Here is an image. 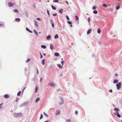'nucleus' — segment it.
<instances>
[{"mask_svg": "<svg viewBox=\"0 0 122 122\" xmlns=\"http://www.w3.org/2000/svg\"><path fill=\"white\" fill-rule=\"evenodd\" d=\"M64 63V61H61V64H62V66H63V64Z\"/></svg>", "mask_w": 122, "mask_h": 122, "instance_id": "a19ab883", "label": "nucleus"}, {"mask_svg": "<svg viewBox=\"0 0 122 122\" xmlns=\"http://www.w3.org/2000/svg\"><path fill=\"white\" fill-rule=\"evenodd\" d=\"M35 25L36 27L38 26V23H37V22L36 21H35Z\"/></svg>", "mask_w": 122, "mask_h": 122, "instance_id": "ddd939ff", "label": "nucleus"}, {"mask_svg": "<svg viewBox=\"0 0 122 122\" xmlns=\"http://www.w3.org/2000/svg\"><path fill=\"white\" fill-rule=\"evenodd\" d=\"M21 91H19L17 93V95L18 96H20L21 94Z\"/></svg>", "mask_w": 122, "mask_h": 122, "instance_id": "4be33fe9", "label": "nucleus"}, {"mask_svg": "<svg viewBox=\"0 0 122 122\" xmlns=\"http://www.w3.org/2000/svg\"><path fill=\"white\" fill-rule=\"evenodd\" d=\"M18 100H19V98H17L16 99V100H15L16 102H17Z\"/></svg>", "mask_w": 122, "mask_h": 122, "instance_id": "37998d69", "label": "nucleus"}, {"mask_svg": "<svg viewBox=\"0 0 122 122\" xmlns=\"http://www.w3.org/2000/svg\"><path fill=\"white\" fill-rule=\"evenodd\" d=\"M115 76H116L117 75V73H116L115 74Z\"/></svg>", "mask_w": 122, "mask_h": 122, "instance_id": "4d7b16f0", "label": "nucleus"}, {"mask_svg": "<svg viewBox=\"0 0 122 122\" xmlns=\"http://www.w3.org/2000/svg\"><path fill=\"white\" fill-rule=\"evenodd\" d=\"M90 18L89 17H88V22L89 24H90Z\"/></svg>", "mask_w": 122, "mask_h": 122, "instance_id": "f704fd0d", "label": "nucleus"}, {"mask_svg": "<svg viewBox=\"0 0 122 122\" xmlns=\"http://www.w3.org/2000/svg\"><path fill=\"white\" fill-rule=\"evenodd\" d=\"M34 33L36 35H38V33L37 32L36 30H34Z\"/></svg>", "mask_w": 122, "mask_h": 122, "instance_id": "dca6fc26", "label": "nucleus"}, {"mask_svg": "<svg viewBox=\"0 0 122 122\" xmlns=\"http://www.w3.org/2000/svg\"><path fill=\"white\" fill-rule=\"evenodd\" d=\"M93 13L94 14H97V10H94L93 11Z\"/></svg>", "mask_w": 122, "mask_h": 122, "instance_id": "bb28decb", "label": "nucleus"}, {"mask_svg": "<svg viewBox=\"0 0 122 122\" xmlns=\"http://www.w3.org/2000/svg\"><path fill=\"white\" fill-rule=\"evenodd\" d=\"M43 117L42 114H41V115L40 117V119H41Z\"/></svg>", "mask_w": 122, "mask_h": 122, "instance_id": "e433bc0d", "label": "nucleus"}, {"mask_svg": "<svg viewBox=\"0 0 122 122\" xmlns=\"http://www.w3.org/2000/svg\"><path fill=\"white\" fill-rule=\"evenodd\" d=\"M26 30H27L29 31L30 32L32 33V32L29 29L27 28H26Z\"/></svg>", "mask_w": 122, "mask_h": 122, "instance_id": "a878e982", "label": "nucleus"}, {"mask_svg": "<svg viewBox=\"0 0 122 122\" xmlns=\"http://www.w3.org/2000/svg\"><path fill=\"white\" fill-rule=\"evenodd\" d=\"M42 63L43 65H44L45 64V61L44 60H42Z\"/></svg>", "mask_w": 122, "mask_h": 122, "instance_id": "7c9ffc66", "label": "nucleus"}, {"mask_svg": "<svg viewBox=\"0 0 122 122\" xmlns=\"http://www.w3.org/2000/svg\"><path fill=\"white\" fill-rule=\"evenodd\" d=\"M103 6L105 7H107L108 6L106 4H103Z\"/></svg>", "mask_w": 122, "mask_h": 122, "instance_id": "c85d7f7f", "label": "nucleus"}, {"mask_svg": "<svg viewBox=\"0 0 122 122\" xmlns=\"http://www.w3.org/2000/svg\"><path fill=\"white\" fill-rule=\"evenodd\" d=\"M41 47L45 49L46 48V46L44 45H42L41 46Z\"/></svg>", "mask_w": 122, "mask_h": 122, "instance_id": "6ab92c4d", "label": "nucleus"}, {"mask_svg": "<svg viewBox=\"0 0 122 122\" xmlns=\"http://www.w3.org/2000/svg\"><path fill=\"white\" fill-rule=\"evenodd\" d=\"M52 27H53V28H54V24L53 23H52Z\"/></svg>", "mask_w": 122, "mask_h": 122, "instance_id": "c03bdc74", "label": "nucleus"}, {"mask_svg": "<svg viewBox=\"0 0 122 122\" xmlns=\"http://www.w3.org/2000/svg\"><path fill=\"white\" fill-rule=\"evenodd\" d=\"M67 22L69 24V21H67Z\"/></svg>", "mask_w": 122, "mask_h": 122, "instance_id": "69168bd1", "label": "nucleus"}, {"mask_svg": "<svg viewBox=\"0 0 122 122\" xmlns=\"http://www.w3.org/2000/svg\"><path fill=\"white\" fill-rule=\"evenodd\" d=\"M61 102H59V104L60 105L62 104H63V100L62 99H61Z\"/></svg>", "mask_w": 122, "mask_h": 122, "instance_id": "6e6552de", "label": "nucleus"}, {"mask_svg": "<svg viewBox=\"0 0 122 122\" xmlns=\"http://www.w3.org/2000/svg\"><path fill=\"white\" fill-rule=\"evenodd\" d=\"M40 100V98H37L36 101V102H37Z\"/></svg>", "mask_w": 122, "mask_h": 122, "instance_id": "393cba45", "label": "nucleus"}, {"mask_svg": "<svg viewBox=\"0 0 122 122\" xmlns=\"http://www.w3.org/2000/svg\"><path fill=\"white\" fill-rule=\"evenodd\" d=\"M120 8V7L119 6H117L116 7V10H118Z\"/></svg>", "mask_w": 122, "mask_h": 122, "instance_id": "2f4dec72", "label": "nucleus"}, {"mask_svg": "<svg viewBox=\"0 0 122 122\" xmlns=\"http://www.w3.org/2000/svg\"><path fill=\"white\" fill-rule=\"evenodd\" d=\"M26 88V87H25L23 89V91H22V92L24 91V90L25 89V88Z\"/></svg>", "mask_w": 122, "mask_h": 122, "instance_id": "864d4df0", "label": "nucleus"}, {"mask_svg": "<svg viewBox=\"0 0 122 122\" xmlns=\"http://www.w3.org/2000/svg\"><path fill=\"white\" fill-rule=\"evenodd\" d=\"M71 23L72 22H71L69 21V25H70V26L71 27H72V25H71Z\"/></svg>", "mask_w": 122, "mask_h": 122, "instance_id": "72a5a7b5", "label": "nucleus"}, {"mask_svg": "<svg viewBox=\"0 0 122 122\" xmlns=\"http://www.w3.org/2000/svg\"><path fill=\"white\" fill-rule=\"evenodd\" d=\"M42 78H40V81L41 82V81H42Z\"/></svg>", "mask_w": 122, "mask_h": 122, "instance_id": "603ef678", "label": "nucleus"}, {"mask_svg": "<svg viewBox=\"0 0 122 122\" xmlns=\"http://www.w3.org/2000/svg\"><path fill=\"white\" fill-rule=\"evenodd\" d=\"M63 10V9H61L59 11V12L61 13V14H62V10Z\"/></svg>", "mask_w": 122, "mask_h": 122, "instance_id": "cd10ccee", "label": "nucleus"}, {"mask_svg": "<svg viewBox=\"0 0 122 122\" xmlns=\"http://www.w3.org/2000/svg\"><path fill=\"white\" fill-rule=\"evenodd\" d=\"M117 112V116L118 117H121V116L119 114V112Z\"/></svg>", "mask_w": 122, "mask_h": 122, "instance_id": "f8f14e48", "label": "nucleus"}, {"mask_svg": "<svg viewBox=\"0 0 122 122\" xmlns=\"http://www.w3.org/2000/svg\"><path fill=\"white\" fill-rule=\"evenodd\" d=\"M48 85H50L51 86H54L55 85V84L53 83H51L48 84Z\"/></svg>", "mask_w": 122, "mask_h": 122, "instance_id": "20e7f679", "label": "nucleus"}, {"mask_svg": "<svg viewBox=\"0 0 122 122\" xmlns=\"http://www.w3.org/2000/svg\"><path fill=\"white\" fill-rule=\"evenodd\" d=\"M50 48L52 50H53V46L52 44H50Z\"/></svg>", "mask_w": 122, "mask_h": 122, "instance_id": "1a4fd4ad", "label": "nucleus"}, {"mask_svg": "<svg viewBox=\"0 0 122 122\" xmlns=\"http://www.w3.org/2000/svg\"><path fill=\"white\" fill-rule=\"evenodd\" d=\"M63 60V59L62 58V59H61V60Z\"/></svg>", "mask_w": 122, "mask_h": 122, "instance_id": "774afa93", "label": "nucleus"}, {"mask_svg": "<svg viewBox=\"0 0 122 122\" xmlns=\"http://www.w3.org/2000/svg\"><path fill=\"white\" fill-rule=\"evenodd\" d=\"M30 58H28L27 59V60L26 61V62H28L29 61H30Z\"/></svg>", "mask_w": 122, "mask_h": 122, "instance_id": "473e14b6", "label": "nucleus"}, {"mask_svg": "<svg viewBox=\"0 0 122 122\" xmlns=\"http://www.w3.org/2000/svg\"><path fill=\"white\" fill-rule=\"evenodd\" d=\"M3 26V25L1 24H0V27L2 26Z\"/></svg>", "mask_w": 122, "mask_h": 122, "instance_id": "5fc2aeb1", "label": "nucleus"}, {"mask_svg": "<svg viewBox=\"0 0 122 122\" xmlns=\"http://www.w3.org/2000/svg\"><path fill=\"white\" fill-rule=\"evenodd\" d=\"M71 120L70 119H69V122H71Z\"/></svg>", "mask_w": 122, "mask_h": 122, "instance_id": "680f3d73", "label": "nucleus"}, {"mask_svg": "<svg viewBox=\"0 0 122 122\" xmlns=\"http://www.w3.org/2000/svg\"><path fill=\"white\" fill-rule=\"evenodd\" d=\"M16 21L17 22H19L20 21V20L19 18H16L15 19Z\"/></svg>", "mask_w": 122, "mask_h": 122, "instance_id": "f3484780", "label": "nucleus"}, {"mask_svg": "<svg viewBox=\"0 0 122 122\" xmlns=\"http://www.w3.org/2000/svg\"><path fill=\"white\" fill-rule=\"evenodd\" d=\"M101 30L100 29H98L97 31V32L98 33H100L101 32Z\"/></svg>", "mask_w": 122, "mask_h": 122, "instance_id": "b1692460", "label": "nucleus"}, {"mask_svg": "<svg viewBox=\"0 0 122 122\" xmlns=\"http://www.w3.org/2000/svg\"><path fill=\"white\" fill-rule=\"evenodd\" d=\"M54 55L56 56H59V54L57 53H55L54 54Z\"/></svg>", "mask_w": 122, "mask_h": 122, "instance_id": "2eb2a0df", "label": "nucleus"}, {"mask_svg": "<svg viewBox=\"0 0 122 122\" xmlns=\"http://www.w3.org/2000/svg\"><path fill=\"white\" fill-rule=\"evenodd\" d=\"M37 74H38L39 73V71H38V69H37Z\"/></svg>", "mask_w": 122, "mask_h": 122, "instance_id": "13d9d810", "label": "nucleus"}, {"mask_svg": "<svg viewBox=\"0 0 122 122\" xmlns=\"http://www.w3.org/2000/svg\"><path fill=\"white\" fill-rule=\"evenodd\" d=\"M19 114V113H15L14 114V116H18Z\"/></svg>", "mask_w": 122, "mask_h": 122, "instance_id": "4c0bfd02", "label": "nucleus"}, {"mask_svg": "<svg viewBox=\"0 0 122 122\" xmlns=\"http://www.w3.org/2000/svg\"><path fill=\"white\" fill-rule=\"evenodd\" d=\"M2 108L1 107H0V108Z\"/></svg>", "mask_w": 122, "mask_h": 122, "instance_id": "338daca9", "label": "nucleus"}, {"mask_svg": "<svg viewBox=\"0 0 122 122\" xmlns=\"http://www.w3.org/2000/svg\"><path fill=\"white\" fill-rule=\"evenodd\" d=\"M51 37V36H50L48 35L46 37V38L47 40H49L50 39Z\"/></svg>", "mask_w": 122, "mask_h": 122, "instance_id": "4468645a", "label": "nucleus"}, {"mask_svg": "<svg viewBox=\"0 0 122 122\" xmlns=\"http://www.w3.org/2000/svg\"><path fill=\"white\" fill-rule=\"evenodd\" d=\"M93 57H94V54H93Z\"/></svg>", "mask_w": 122, "mask_h": 122, "instance_id": "0e129e2a", "label": "nucleus"}, {"mask_svg": "<svg viewBox=\"0 0 122 122\" xmlns=\"http://www.w3.org/2000/svg\"><path fill=\"white\" fill-rule=\"evenodd\" d=\"M57 66L60 68H62V66H61L60 64H57Z\"/></svg>", "mask_w": 122, "mask_h": 122, "instance_id": "9d476101", "label": "nucleus"}, {"mask_svg": "<svg viewBox=\"0 0 122 122\" xmlns=\"http://www.w3.org/2000/svg\"><path fill=\"white\" fill-rule=\"evenodd\" d=\"M114 110L117 112L119 111L120 109L118 108H115L114 109Z\"/></svg>", "mask_w": 122, "mask_h": 122, "instance_id": "39448f33", "label": "nucleus"}, {"mask_svg": "<svg viewBox=\"0 0 122 122\" xmlns=\"http://www.w3.org/2000/svg\"><path fill=\"white\" fill-rule=\"evenodd\" d=\"M47 13H48V15H49L50 13H49V11L48 10H47Z\"/></svg>", "mask_w": 122, "mask_h": 122, "instance_id": "09e8293b", "label": "nucleus"}, {"mask_svg": "<svg viewBox=\"0 0 122 122\" xmlns=\"http://www.w3.org/2000/svg\"><path fill=\"white\" fill-rule=\"evenodd\" d=\"M119 81L117 79L115 80L113 82V83L114 84H116Z\"/></svg>", "mask_w": 122, "mask_h": 122, "instance_id": "423d86ee", "label": "nucleus"}, {"mask_svg": "<svg viewBox=\"0 0 122 122\" xmlns=\"http://www.w3.org/2000/svg\"><path fill=\"white\" fill-rule=\"evenodd\" d=\"M40 55H41L40 58H42L43 57L42 55V54H41V53H40Z\"/></svg>", "mask_w": 122, "mask_h": 122, "instance_id": "a18cd8bd", "label": "nucleus"}, {"mask_svg": "<svg viewBox=\"0 0 122 122\" xmlns=\"http://www.w3.org/2000/svg\"><path fill=\"white\" fill-rule=\"evenodd\" d=\"M75 17L76 19V21H78L79 20V18L77 15H76Z\"/></svg>", "mask_w": 122, "mask_h": 122, "instance_id": "5701e85b", "label": "nucleus"}, {"mask_svg": "<svg viewBox=\"0 0 122 122\" xmlns=\"http://www.w3.org/2000/svg\"><path fill=\"white\" fill-rule=\"evenodd\" d=\"M3 103H2L1 104H0V107H1V105L3 104Z\"/></svg>", "mask_w": 122, "mask_h": 122, "instance_id": "6e6d98bb", "label": "nucleus"}, {"mask_svg": "<svg viewBox=\"0 0 122 122\" xmlns=\"http://www.w3.org/2000/svg\"><path fill=\"white\" fill-rule=\"evenodd\" d=\"M92 31V30L91 29H90L88 30L87 32V34H89L90 32H91Z\"/></svg>", "mask_w": 122, "mask_h": 122, "instance_id": "9b49d317", "label": "nucleus"}, {"mask_svg": "<svg viewBox=\"0 0 122 122\" xmlns=\"http://www.w3.org/2000/svg\"><path fill=\"white\" fill-rule=\"evenodd\" d=\"M58 38V36L57 34L56 35L54 36V38L55 39Z\"/></svg>", "mask_w": 122, "mask_h": 122, "instance_id": "aec40b11", "label": "nucleus"}, {"mask_svg": "<svg viewBox=\"0 0 122 122\" xmlns=\"http://www.w3.org/2000/svg\"><path fill=\"white\" fill-rule=\"evenodd\" d=\"M43 54L44 56H45L46 55V54L45 53H43Z\"/></svg>", "mask_w": 122, "mask_h": 122, "instance_id": "052dcab7", "label": "nucleus"}, {"mask_svg": "<svg viewBox=\"0 0 122 122\" xmlns=\"http://www.w3.org/2000/svg\"><path fill=\"white\" fill-rule=\"evenodd\" d=\"M36 19L37 20H41V19L40 18H36Z\"/></svg>", "mask_w": 122, "mask_h": 122, "instance_id": "8fccbe9b", "label": "nucleus"}, {"mask_svg": "<svg viewBox=\"0 0 122 122\" xmlns=\"http://www.w3.org/2000/svg\"><path fill=\"white\" fill-rule=\"evenodd\" d=\"M66 17L67 19L68 20H69V17H68L67 15H66Z\"/></svg>", "mask_w": 122, "mask_h": 122, "instance_id": "3c124183", "label": "nucleus"}, {"mask_svg": "<svg viewBox=\"0 0 122 122\" xmlns=\"http://www.w3.org/2000/svg\"><path fill=\"white\" fill-rule=\"evenodd\" d=\"M117 87V89L119 90L120 89L121 87V82H120L116 85Z\"/></svg>", "mask_w": 122, "mask_h": 122, "instance_id": "f257e3e1", "label": "nucleus"}, {"mask_svg": "<svg viewBox=\"0 0 122 122\" xmlns=\"http://www.w3.org/2000/svg\"><path fill=\"white\" fill-rule=\"evenodd\" d=\"M78 113V112L77 111H75V114H77Z\"/></svg>", "mask_w": 122, "mask_h": 122, "instance_id": "49530a36", "label": "nucleus"}, {"mask_svg": "<svg viewBox=\"0 0 122 122\" xmlns=\"http://www.w3.org/2000/svg\"><path fill=\"white\" fill-rule=\"evenodd\" d=\"M114 114L115 115H117V113H116L115 112L114 113Z\"/></svg>", "mask_w": 122, "mask_h": 122, "instance_id": "bf43d9fd", "label": "nucleus"}, {"mask_svg": "<svg viewBox=\"0 0 122 122\" xmlns=\"http://www.w3.org/2000/svg\"><path fill=\"white\" fill-rule=\"evenodd\" d=\"M4 98H8L9 97V95L8 94H5L4 95Z\"/></svg>", "mask_w": 122, "mask_h": 122, "instance_id": "0eeeda50", "label": "nucleus"}, {"mask_svg": "<svg viewBox=\"0 0 122 122\" xmlns=\"http://www.w3.org/2000/svg\"><path fill=\"white\" fill-rule=\"evenodd\" d=\"M51 7H52V8L54 10H56V8L55 7H54L53 6V5H51Z\"/></svg>", "mask_w": 122, "mask_h": 122, "instance_id": "c756f323", "label": "nucleus"}, {"mask_svg": "<svg viewBox=\"0 0 122 122\" xmlns=\"http://www.w3.org/2000/svg\"><path fill=\"white\" fill-rule=\"evenodd\" d=\"M58 0H54L53 1V2H58Z\"/></svg>", "mask_w": 122, "mask_h": 122, "instance_id": "c9c22d12", "label": "nucleus"}, {"mask_svg": "<svg viewBox=\"0 0 122 122\" xmlns=\"http://www.w3.org/2000/svg\"><path fill=\"white\" fill-rule=\"evenodd\" d=\"M112 106H113L114 107H115V106L114 105V104H113L112 105Z\"/></svg>", "mask_w": 122, "mask_h": 122, "instance_id": "e2e57ef3", "label": "nucleus"}, {"mask_svg": "<svg viewBox=\"0 0 122 122\" xmlns=\"http://www.w3.org/2000/svg\"><path fill=\"white\" fill-rule=\"evenodd\" d=\"M13 11L15 12H18V10L17 9H15Z\"/></svg>", "mask_w": 122, "mask_h": 122, "instance_id": "412c9836", "label": "nucleus"}, {"mask_svg": "<svg viewBox=\"0 0 122 122\" xmlns=\"http://www.w3.org/2000/svg\"><path fill=\"white\" fill-rule=\"evenodd\" d=\"M96 9V7L95 6H94L92 7V9L93 10Z\"/></svg>", "mask_w": 122, "mask_h": 122, "instance_id": "58836bf2", "label": "nucleus"}, {"mask_svg": "<svg viewBox=\"0 0 122 122\" xmlns=\"http://www.w3.org/2000/svg\"><path fill=\"white\" fill-rule=\"evenodd\" d=\"M44 114L46 117H48V116L46 114L45 112H44Z\"/></svg>", "mask_w": 122, "mask_h": 122, "instance_id": "ea45409f", "label": "nucleus"}, {"mask_svg": "<svg viewBox=\"0 0 122 122\" xmlns=\"http://www.w3.org/2000/svg\"><path fill=\"white\" fill-rule=\"evenodd\" d=\"M8 5L9 7H11L13 6V4L12 2H10L8 3Z\"/></svg>", "mask_w": 122, "mask_h": 122, "instance_id": "f03ea898", "label": "nucleus"}, {"mask_svg": "<svg viewBox=\"0 0 122 122\" xmlns=\"http://www.w3.org/2000/svg\"><path fill=\"white\" fill-rule=\"evenodd\" d=\"M61 112L59 110H57L55 113V114L56 115H58L60 114Z\"/></svg>", "mask_w": 122, "mask_h": 122, "instance_id": "7ed1b4c3", "label": "nucleus"}, {"mask_svg": "<svg viewBox=\"0 0 122 122\" xmlns=\"http://www.w3.org/2000/svg\"><path fill=\"white\" fill-rule=\"evenodd\" d=\"M57 15V13H56L55 14H53V16H56Z\"/></svg>", "mask_w": 122, "mask_h": 122, "instance_id": "79ce46f5", "label": "nucleus"}, {"mask_svg": "<svg viewBox=\"0 0 122 122\" xmlns=\"http://www.w3.org/2000/svg\"><path fill=\"white\" fill-rule=\"evenodd\" d=\"M38 91V86H36V87L35 92H37Z\"/></svg>", "mask_w": 122, "mask_h": 122, "instance_id": "a211bd4d", "label": "nucleus"}, {"mask_svg": "<svg viewBox=\"0 0 122 122\" xmlns=\"http://www.w3.org/2000/svg\"><path fill=\"white\" fill-rule=\"evenodd\" d=\"M109 92H112V89H111L109 91Z\"/></svg>", "mask_w": 122, "mask_h": 122, "instance_id": "de8ad7c7", "label": "nucleus"}]
</instances>
